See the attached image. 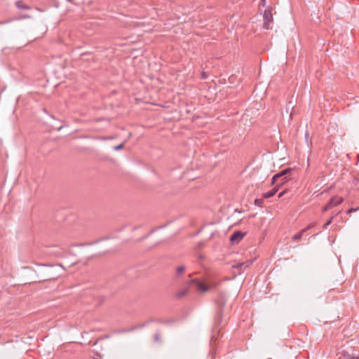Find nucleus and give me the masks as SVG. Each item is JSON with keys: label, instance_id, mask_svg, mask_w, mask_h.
Listing matches in <instances>:
<instances>
[{"label": "nucleus", "instance_id": "f257e3e1", "mask_svg": "<svg viewBox=\"0 0 359 359\" xmlns=\"http://www.w3.org/2000/svg\"><path fill=\"white\" fill-rule=\"evenodd\" d=\"M187 285L189 287H192L195 289L197 292L205 293L211 291L216 287V284H212L210 285H206L202 280L198 278H192L187 281Z\"/></svg>", "mask_w": 359, "mask_h": 359}, {"label": "nucleus", "instance_id": "f03ea898", "mask_svg": "<svg viewBox=\"0 0 359 359\" xmlns=\"http://www.w3.org/2000/svg\"><path fill=\"white\" fill-rule=\"evenodd\" d=\"M273 8L271 6L265 9L263 13L264 24L263 28L265 29H270V24L273 22Z\"/></svg>", "mask_w": 359, "mask_h": 359}, {"label": "nucleus", "instance_id": "7ed1b4c3", "mask_svg": "<svg viewBox=\"0 0 359 359\" xmlns=\"http://www.w3.org/2000/svg\"><path fill=\"white\" fill-rule=\"evenodd\" d=\"M294 170V168H287L285 169L282 170L280 172L276 173L272 177L271 184H274L276 180L280 177H283L284 176H287V175L292 173Z\"/></svg>", "mask_w": 359, "mask_h": 359}, {"label": "nucleus", "instance_id": "20e7f679", "mask_svg": "<svg viewBox=\"0 0 359 359\" xmlns=\"http://www.w3.org/2000/svg\"><path fill=\"white\" fill-rule=\"evenodd\" d=\"M246 233L241 231L233 232L230 236V241L232 244H238L245 236Z\"/></svg>", "mask_w": 359, "mask_h": 359}, {"label": "nucleus", "instance_id": "39448f33", "mask_svg": "<svg viewBox=\"0 0 359 359\" xmlns=\"http://www.w3.org/2000/svg\"><path fill=\"white\" fill-rule=\"evenodd\" d=\"M344 199L338 196H334L328 201V208H334L343 202Z\"/></svg>", "mask_w": 359, "mask_h": 359}, {"label": "nucleus", "instance_id": "423d86ee", "mask_svg": "<svg viewBox=\"0 0 359 359\" xmlns=\"http://www.w3.org/2000/svg\"><path fill=\"white\" fill-rule=\"evenodd\" d=\"M189 285H188L187 284V287H184V289L180 290L178 292H177L175 294V298L177 299H181L182 297H184V296H186L188 293H189Z\"/></svg>", "mask_w": 359, "mask_h": 359}, {"label": "nucleus", "instance_id": "0eeeda50", "mask_svg": "<svg viewBox=\"0 0 359 359\" xmlns=\"http://www.w3.org/2000/svg\"><path fill=\"white\" fill-rule=\"evenodd\" d=\"M278 190V187H276L273 189H272L271 190H270L269 191L264 193L262 194V198H269L273 196L276 194Z\"/></svg>", "mask_w": 359, "mask_h": 359}, {"label": "nucleus", "instance_id": "6e6552de", "mask_svg": "<svg viewBox=\"0 0 359 359\" xmlns=\"http://www.w3.org/2000/svg\"><path fill=\"white\" fill-rule=\"evenodd\" d=\"M16 7L20 10H29L30 7L23 3L22 1H18L15 3Z\"/></svg>", "mask_w": 359, "mask_h": 359}, {"label": "nucleus", "instance_id": "1a4fd4ad", "mask_svg": "<svg viewBox=\"0 0 359 359\" xmlns=\"http://www.w3.org/2000/svg\"><path fill=\"white\" fill-rule=\"evenodd\" d=\"M186 270L184 266H179L177 267L175 271V278H178Z\"/></svg>", "mask_w": 359, "mask_h": 359}, {"label": "nucleus", "instance_id": "9d476101", "mask_svg": "<svg viewBox=\"0 0 359 359\" xmlns=\"http://www.w3.org/2000/svg\"><path fill=\"white\" fill-rule=\"evenodd\" d=\"M29 18V16L28 15H23V16L20 17V18H15V19L11 18V19H8V20H4V21H0V25L9 23V22H12L14 20H20V19H24V18Z\"/></svg>", "mask_w": 359, "mask_h": 359}, {"label": "nucleus", "instance_id": "9b49d317", "mask_svg": "<svg viewBox=\"0 0 359 359\" xmlns=\"http://www.w3.org/2000/svg\"><path fill=\"white\" fill-rule=\"evenodd\" d=\"M233 268L238 269L240 272L243 271L244 269V264L243 262L238 263L232 266Z\"/></svg>", "mask_w": 359, "mask_h": 359}, {"label": "nucleus", "instance_id": "f8f14e48", "mask_svg": "<svg viewBox=\"0 0 359 359\" xmlns=\"http://www.w3.org/2000/svg\"><path fill=\"white\" fill-rule=\"evenodd\" d=\"M306 231V229H303L299 233L295 234L293 237H292V239L293 241H299L302 238V235L303 233Z\"/></svg>", "mask_w": 359, "mask_h": 359}, {"label": "nucleus", "instance_id": "ddd939ff", "mask_svg": "<svg viewBox=\"0 0 359 359\" xmlns=\"http://www.w3.org/2000/svg\"><path fill=\"white\" fill-rule=\"evenodd\" d=\"M334 215H332L330 219L323 224V229H326L327 226L332 223Z\"/></svg>", "mask_w": 359, "mask_h": 359}, {"label": "nucleus", "instance_id": "4468645a", "mask_svg": "<svg viewBox=\"0 0 359 359\" xmlns=\"http://www.w3.org/2000/svg\"><path fill=\"white\" fill-rule=\"evenodd\" d=\"M264 203V198H257L255 201V205L260 207Z\"/></svg>", "mask_w": 359, "mask_h": 359}, {"label": "nucleus", "instance_id": "2eb2a0df", "mask_svg": "<svg viewBox=\"0 0 359 359\" xmlns=\"http://www.w3.org/2000/svg\"><path fill=\"white\" fill-rule=\"evenodd\" d=\"M154 341L156 342H159L161 341L160 333L158 332H156L154 334Z\"/></svg>", "mask_w": 359, "mask_h": 359}, {"label": "nucleus", "instance_id": "dca6fc26", "mask_svg": "<svg viewBox=\"0 0 359 359\" xmlns=\"http://www.w3.org/2000/svg\"><path fill=\"white\" fill-rule=\"evenodd\" d=\"M280 178H281V183H280L281 184H284L285 183H286L287 181L290 180V178L287 176H284Z\"/></svg>", "mask_w": 359, "mask_h": 359}, {"label": "nucleus", "instance_id": "f3484780", "mask_svg": "<svg viewBox=\"0 0 359 359\" xmlns=\"http://www.w3.org/2000/svg\"><path fill=\"white\" fill-rule=\"evenodd\" d=\"M252 262H253L252 260H249V261L243 262L244 264V268L246 269V268L249 267L252 264Z\"/></svg>", "mask_w": 359, "mask_h": 359}, {"label": "nucleus", "instance_id": "a211bd4d", "mask_svg": "<svg viewBox=\"0 0 359 359\" xmlns=\"http://www.w3.org/2000/svg\"><path fill=\"white\" fill-rule=\"evenodd\" d=\"M252 262H253L252 260H249V261L243 262L244 264V268L246 269V268L249 267L252 264Z\"/></svg>", "mask_w": 359, "mask_h": 359}, {"label": "nucleus", "instance_id": "6ab92c4d", "mask_svg": "<svg viewBox=\"0 0 359 359\" xmlns=\"http://www.w3.org/2000/svg\"><path fill=\"white\" fill-rule=\"evenodd\" d=\"M359 210L358 208H350L348 209L347 211H346V213L347 214H350L351 212H356Z\"/></svg>", "mask_w": 359, "mask_h": 359}, {"label": "nucleus", "instance_id": "aec40b11", "mask_svg": "<svg viewBox=\"0 0 359 359\" xmlns=\"http://www.w3.org/2000/svg\"><path fill=\"white\" fill-rule=\"evenodd\" d=\"M123 143L116 145L114 147V150H116V151L119 150L123 147Z\"/></svg>", "mask_w": 359, "mask_h": 359}, {"label": "nucleus", "instance_id": "412c9836", "mask_svg": "<svg viewBox=\"0 0 359 359\" xmlns=\"http://www.w3.org/2000/svg\"><path fill=\"white\" fill-rule=\"evenodd\" d=\"M331 208H328V203H327L326 205L323 208L322 211L325 212Z\"/></svg>", "mask_w": 359, "mask_h": 359}, {"label": "nucleus", "instance_id": "4be33fe9", "mask_svg": "<svg viewBox=\"0 0 359 359\" xmlns=\"http://www.w3.org/2000/svg\"><path fill=\"white\" fill-rule=\"evenodd\" d=\"M207 76H207V74H206L205 72H203L201 73V78H202L203 79H205L207 78Z\"/></svg>", "mask_w": 359, "mask_h": 359}, {"label": "nucleus", "instance_id": "5701e85b", "mask_svg": "<svg viewBox=\"0 0 359 359\" xmlns=\"http://www.w3.org/2000/svg\"><path fill=\"white\" fill-rule=\"evenodd\" d=\"M350 359H359V355H352Z\"/></svg>", "mask_w": 359, "mask_h": 359}, {"label": "nucleus", "instance_id": "b1692460", "mask_svg": "<svg viewBox=\"0 0 359 359\" xmlns=\"http://www.w3.org/2000/svg\"><path fill=\"white\" fill-rule=\"evenodd\" d=\"M285 191H281L280 193H279V194H278V198H281L282 196H283V195L285 194Z\"/></svg>", "mask_w": 359, "mask_h": 359}, {"label": "nucleus", "instance_id": "393cba45", "mask_svg": "<svg viewBox=\"0 0 359 359\" xmlns=\"http://www.w3.org/2000/svg\"><path fill=\"white\" fill-rule=\"evenodd\" d=\"M266 0H261V5H262L263 6H266Z\"/></svg>", "mask_w": 359, "mask_h": 359}]
</instances>
